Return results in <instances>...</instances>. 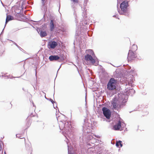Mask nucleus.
Masks as SVG:
<instances>
[{"label":"nucleus","instance_id":"1","mask_svg":"<svg viewBox=\"0 0 154 154\" xmlns=\"http://www.w3.org/2000/svg\"><path fill=\"white\" fill-rule=\"evenodd\" d=\"M117 81L114 78L110 79L107 85V88L109 90H113L116 89Z\"/></svg>","mask_w":154,"mask_h":154},{"label":"nucleus","instance_id":"14","mask_svg":"<svg viewBox=\"0 0 154 154\" xmlns=\"http://www.w3.org/2000/svg\"><path fill=\"white\" fill-rule=\"evenodd\" d=\"M17 137L20 138V139H22V141L24 143H25V139L24 138L22 137V136H20V134H17L16 135Z\"/></svg>","mask_w":154,"mask_h":154},{"label":"nucleus","instance_id":"6","mask_svg":"<svg viewBox=\"0 0 154 154\" xmlns=\"http://www.w3.org/2000/svg\"><path fill=\"white\" fill-rule=\"evenodd\" d=\"M121 128V122L120 121H119L118 122L116 123L113 126V129L115 130H120Z\"/></svg>","mask_w":154,"mask_h":154},{"label":"nucleus","instance_id":"11","mask_svg":"<svg viewBox=\"0 0 154 154\" xmlns=\"http://www.w3.org/2000/svg\"><path fill=\"white\" fill-rule=\"evenodd\" d=\"M14 19V17L12 16L9 15H7V16L5 23H7L10 20H11Z\"/></svg>","mask_w":154,"mask_h":154},{"label":"nucleus","instance_id":"15","mask_svg":"<svg viewBox=\"0 0 154 154\" xmlns=\"http://www.w3.org/2000/svg\"><path fill=\"white\" fill-rule=\"evenodd\" d=\"M116 145L117 146H120V147H122V141H119L118 142H117L116 143Z\"/></svg>","mask_w":154,"mask_h":154},{"label":"nucleus","instance_id":"12","mask_svg":"<svg viewBox=\"0 0 154 154\" xmlns=\"http://www.w3.org/2000/svg\"><path fill=\"white\" fill-rule=\"evenodd\" d=\"M137 49V45H132L131 51H132L134 52V51H136Z\"/></svg>","mask_w":154,"mask_h":154},{"label":"nucleus","instance_id":"8","mask_svg":"<svg viewBox=\"0 0 154 154\" xmlns=\"http://www.w3.org/2000/svg\"><path fill=\"white\" fill-rule=\"evenodd\" d=\"M60 57L57 55H51L49 57V59L51 61L57 60L60 59Z\"/></svg>","mask_w":154,"mask_h":154},{"label":"nucleus","instance_id":"18","mask_svg":"<svg viewBox=\"0 0 154 154\" xmlns=\"http://www.w3.org/2000/svg\"><path fill=\"white\" fill-rule=\"evenodd\" d=\"M50 100L52 102V103H54V101L51 99Z\"/></svg>","mask_w":154,"mask_h":154},{"label":"nucleus","instance_id":"19","mask_svg":"<svg viewBox=\"0 0 154 154\" xmlns=\"http://www.w3.org/2000/svg\"><path fill=\"white\" fill-rule=\"evenodd\" d=\"M2 146L1 144L0 143V151L2 150Z\"/></svg>","mask_w":154,"mask_h":154},{"label":"nucleus","instance_id":"4","mask_svg":"<svg viewBox=\"0 0 154 154\" xmlns=\"http://www.w3.org/2000/svg\"><path fill=\"white\" fill-rule=\"evenodd\" d=\"M102 110L104 116L108 119L110 118L111 112L110 110L106 107L102 108Z\"/></svg>","mask_w":154,"mask_h":154},{"label":"nucleus","instance_id":"10","mask_svg":"<svg viewBox=\"0 0 154 154\" xmlns=\"http://www.w3.org/2000/svg\"><path fill=\"white\" fill-rule=\"evenodd\" d=\"M48 45L51 48L54 49L57 45V43L55 41H52L50 42Z\"/></svg>","mask_w":154,"mask_h":154},{"label":"nucleus","instance_id":"16","mask_svg":"<svg viewBox=\"0 0 154 154\" xmlns=\"http://www.w3.org/2000/svg\"><path fill=\"white\" fill-rule=\"evenodd\" d=\"M27 123H28V125L29 124V123H31V119L30 118H28L26 120Z\"/></svg>","mask_w":154,"mask_h":154},{"label":"nucleus","instance_id":"17","mask_svg":"<svg viewBox=\"0 0 154 154\" xmlns=\"http://www.w3.org/2000/svg\"><path fill=\"white\" fill-rule=\"evenodd\" d=\"M73 2L76 3H78L79 2L78 0H72Z\"/></svg>","mask_w":154,"mask_h":154},{"label":"nucleus","instance_id":"13","mask_svg":"<svg viewBox=\"0 0 154 154\" xmlns=\"http://www.w3.org/2000/svg\"><path fill=\"white\" fill-rule=\"evenodd\" d=\"M40 35L42 37H45L47 35L46 32V31H41L40 32Z\"/></svg>","mask_w":154,"mask_h":154},{"label":"nucleus","instance_id":"9","mask_svg":"<svg viewBox=\"0 0 154 154\" xmlns=\"http://www.w3.org/2000/svg\"><path fill=\"white\" fill-rule=\"evenodd\" d=\"M55 22V21L53 20H51L50 23V31H53L55 27V25L54 24V23Z\"/></svg>","mask_w":154,"mask_h":154},{"label":"nucleus","instance_id":"2","mask_svg":"<svg viewBox=\"0 0 154 154\" xmlns=\"http://www.w3.org/2000/svg\"><path fill=\"white\" fill-rule=\"evenodd\" d=\"M113 108L115 110H118L121 107L122 103L120 101L116 98H114L112 101Z\"/></svg>","mask_w":154,"mask_h":154},{"label":"nucleus","instance_id":"7","mask_svg":"<svg viewBox=\"0 0 154 154\" xmlns=\"http://www.w3.org/2000/svg\"><path fill=\"white\" fill-rule=\"evenodd\" d=\"M85 58L86 60L90 61L93 64H94L95 63V61L93 57L91 55L88 54L85 56Z\"/></svg>","mask_w":154,"mask_h":154},{"label":"nucleus","instance_id":"3","mask_svg":"<svg viewBox=\"0 0 154 154\" xmlns=\"http://www.w3.org/2000/svg\"><path fill=\"white\" fill-rule=\"evenodd\" d=\"M137 57L136 53L132 51H129L127 59L128 62H131L134 61Z\"/></svg>","mask_w":154,"mask_h":154},{"label":"nucleus","instance_id":"5","mask_svg":"<svg viewBox=\"0 0 154 154\" xmlns=\"http://www.w3.org/2000/svg\"><path fill=\"white\" fill-rule=\"evenodd\" d=\"M128 6V2L127 1H125L120 4L121 9L123 12H125L127 11V8Z\"/></svg>","mask_w":154,"mask_h":154},{"label":"nucleus","instance_id":"20","mask_svg":"<svg viewBox=\"0 0 154 154\" xmlns=\"http://www.w3.org/2000/svg\"><path fill=\"white\" fill-rule=\"evenodd\" d=\"M43 3H44L45 1V0H42Z\"/></svg>","mask_w":154,"mask_h":154},{"label":"nucleus","instance_id":"21","mask_svg":"<svg viewBox=\"0 0 154 154\" xmlns=\"http://www.w3.org/2000/svg\"><path fill=\"white\" fill-rule=\"evenodd\" d=\"M31 154V153L30 152L29 154Z\"/></svg>","mask_w":154,"mask_h":154}]
</instances>
